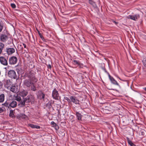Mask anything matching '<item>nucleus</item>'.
<instances>
[{
  "instance_id": "nucleus-1",
  "label": "nucleus",
  "mask_w": 146,
  "mask_h": 146,
  "mask_svg": "<svg viewBox=\"0 0 146 146\" xmlns=\"http://www.w3.org/2000/svg\"><path fill=\"white\" fill-rule=\"evenodd\" d=\"M28 77L29 80H25L24 81V85L28 87H30L33 82H36L37 79L33 73H29L28 75Z\"/></svg>"
},
{
  "instance_id": "nucleus-2",
  "label": "nucleus",
  "mask_w": 146,
  "mask_h": 146,
  "mask_svg": "<svg viewBox=\"0 0 146 146\" xmlns=\"http://www.w3.org/2000/svg\"><path fill=\"white\" fill-rule=\"evenodd\" d=\"M112 106L110 104H108L107 106L105 107L104 109V111L107 114H110L113 113V110Z\"/></svg>"
},
{
  "instance_id": "nucleus-3",
  "label": "nucleus",
  "mask_w": 146,
  "mask_h": 146,
  "mask_svg": "<svg viewBox=\"0 0 146 146\" xmlns=\"http://www.w3.org/2000/svg\"><path fill=\"white\" fill-rule=\"evenodd\" d=\"M8 77L12 79H17V76L16 73L14 70H10L8 72Z\"/></svg>"
},
{
  "instance_id": "nucleus-4",
  "label": "nucleus",
  "mask_w": 146,
  "mask_h": 146,
  "mask_svg": "<svg viewBox=\"0 0 146 146\" xmlns=\"http://www.w3.org/2000/svg\"><path fill=\"white\" fill-rule=\"evenodd\" d=\"M52 96L53 98L56 100H58L60 99L57 91L56 89H54L52 92Z\"/></svg>"
},
{
  "instance_id": "nucleus-5",
  "label": "nucleus",
  "mask_w": 146,
  "mask_h": 146,
  "mask_svg": "<svg viewBox=\"0 0 146 146\" xmlns=\"http://www.w3.org/2000/svg\"><path fill=\"white\" fill-rule=\"evenodd\" d=\"M10 90L13 93H17L19 92V87L17 85L13 84L9 88Z\"/></svg>"
},
{
  "instance_id": "nucleus-6",
  "label": "nucleus",
  "mask_w": 146,
  "mask_h": 146,
  "mask_svg": "<svg viewBox=\"0 0 146 146\" xmlns=\"http://www.w3.org/2000/svg\"><path fill=\"white\" fill-rule=\"evenodd\" d=\"M72 64L75 67L78 66L80 68H82L83 64L81 63L79 61L74 60L72 61Z\"/></svg>"
},
{
  "instance_id": "nucleus-7",
  "label": "nucleus",
  "mask_w": 146,
  "mask_h": 146,
  "mask_svg": "<svg viewBox=\"0 0 146 146\" xmlns=\"http://www.w3.org/2000/svg\"><path fill=\"white\" fill-rule=\"evenodd\" d=\"M17 61V58L15 56H12L10 58L9 60V63L10 64H15Z\"/></svg>"
},
{
  "instance_id": "nucleus-8",
  "label": "nucleus",
  "mask_w": 146,
  "mask_h": 146,
  "mask_svg": "<svg viewBox=\"0 0 146 146\" xmlns=\"http://www.w3.org/2000/svg\"><path fill=\"white\" fill-rule=\"evenodd\" d=\"M71 100V101L76 104H78L80 105L79 102H80L77 97L75 96H71L70 98Z\"/></svg>"
},
{
  "instance_id": "nucleus-9",
  "label": "nucleus",
  "mask_w": 146,
  "mask_h": 146,
  "mask_svg": "<svg viewBox=\"0 0 146 146\" xmlns=\"http://www.w3.org/2000/svg\"><path fill=\"white\" fill-rule=\"evenodd\" d=\"M0 62L4 65L7 66L8 65L7 60L3 56L0 57Z\"/></svg>"
},
{
  "instance_id": "nucleus-10",
  "label": "nucleus",
  "mask_w": 146,
  "mask_h": 146,
  "mask_svg": "<svg viewBox=\"0 0 146 146\" xmlns=\"http://www.w3.org/2000/svg\"><path fill=\"white\" fill-rule=\"evenodd\" d=\"M139 17L140 16L139 14H136L134 15H129L127 17V19H130L134 21H136Z\"/></svg>"
},
{
  "instance_id": "nucleus-11",
  "label": "nucleus",
  "mask_w": 146,
  "mask_h": 146,
  "mask_svg": "<svg viewBox=\"0 0 146 146\" xmlns=\"http://www.w3.org/2000/svg\"><path fill=\"white\" fill-rule=\"evenodd\" d=\"M109 79L110 80L111 83L113 84L117 85L119 87H120V86L119 84L116 81V80L113 78V77L111 76H109Z\"/></svg>"
},
{
  "instance_id": "nucleus-12",
  "label": "nucleus",
  "mask_w": 146,
  "mask_h": 146,
  "mask_svg": "<svg viewBox=\"0 0 146 146\" xmlns=\"http://www.w3.org/2000/svg\"><path fill=\"white\" fill-rule=\"evenodd\" d=\"M8 39V36L5 34H1L0 36V40L1 41L5 42Z\"/></svg>"
},
{
  "instance_id": "nucleus-13",
  "label": "nucleus",
  "mask_w": 146,
  "mask_h": 146,
  "mask_svg": "<svg viewBox=\"0 0 146 146\" xmlns=\"http://www.w3.org/2000/svg\"><path fill=\"white\" fill-rule=\"evenodd\" d=\"M37 96L38 98L41 99H43L44 98L45 95L40 91H38L37 94Z\"/></svg>"
},
{
  "instance_id": "nucleus-14",
  "label": "nucleus",
  "mask_w": 146,
  "mask_h": 146,
  "mask_svg": "<svg viewBox=\"0 0 146 146\" xmlns=\"http://www.w3.org/2000/svg\"><path fill=\"white\" fill-rule=\"evenodd\" d=\"M27 93L28 92L27 91L23 90L21 91H19L18 93V95L23 97L27 95Z\"/></svg>"
},
{
  "instance_id": "nucleus-15",
  "label": "nucleus",
  "mask_w": 146,
  "mask_h": 146,
  "mask_svg": "<svg viewBox=\"0 0 146 146\" xmlns=\"http://www.w3.org/2000/svg\"><path fill=\"white\" fill-rule=\"evenodd\" d=\"M15 50L13 48H9L7 49V52L8 54H11L15 52Z\"/></svg>"
},
{
  "instance_id": "nucleus-16",
  "label": "nucleus",
  "mask_w": 146,
  "mask_h": 146,
  "mask_svg": "<svg viewBox=\"0 0 146 146\" xmlns=\"http://www.w3.org/2000/svg\"><path fill=\"white\" fill-rule=\"evenodd\" d=\"M12 84V82L10 80H8L6 81L5 86L8 89H9V88Z\"/></svg>"
},
{
  "instance_id": "nucleus-17",
  "label": "nucleus",
  "mask_w": 146,
  "mask_h": 146,
  "mask_svg": "<svg viewBox=\"0 0 146 146\" xmlns=\"http://www.w3.org/2000/svg\"><path fill=\"white\" fill-rule=\"evenodd\" d=\"M28 126L33 129H39L40 128V126L37 125H34L33 124H28Z\"/></svg>"
},
{
  "instance_id": "nucleus-18",
  "label": "nucleus",
  "mask_w": 146,
  "mask_h": 146,
  "mask_svg": "<svg viewBox=\"0 0 146 146\" xmlns=\"http://www.w3.org/2000/svg\"><path fill=\"white\" fill-rule=\"evenodd\" d=\"M52 127H54L56 130H57L59 129L58 126L54 121H52L51 122Z\"/></svg>"
},
{
  "instance_id": "nucleus-19",
  "label": "nucleus",
  "mask_w": 146,
  "mask_h": 146,
  "mask_svg": "<svg viewBox=\"0 0 146 146\" xmlns=\"http://www.w3.org/2000/svg\"><path fill=\"white\" fill-rule=\"evenodd\" d=\"M76 115L79 121H81V119L83 116L81 115V113L79 112H76Z\"/></svg>"
},
{
  "instance_id": "nucleus-20",
  "label": "nucleus",
  "mask_w": 146,
  "mask_h": 146,
  "mask_svg": "<svg viewBox=\"0 0 146 146\" xmlns=\"http://www.w3.org/2000/svg\"><path fill=\"white\" fill-rule=\"evenodd\" d=\"M17 105V103L15 101H13L10 103V107L13 108H15L16 107Z\"/></svg>"
},
{
  "instance_id": "nucleus-21",
  "label": "nucleus",
  "mask_w": 146,
  "mask_h": 146,
  "mask_svg": "<svg viewBox=\"0 0 146 146\" xmlns=\"http://www.w3.org/2000/svg\"><path fill=\"white\" fill-rule=\"evenodd\" d=\"M127 140V142L128 143V144L130 145V146H135V145L134 144L132 141L131 140H130L128 138V137H127L126 138Z\"/></svg>"
},
{
  "instance_id": "nucleus-22",
  "label": "nucleus",
  "mask_w": 146,
  "mask_h": 146,
  "mask_svg": "<svg viewBox=\"0 0 146 146\" xmlns=\"http://www.w3.org/2000/svg\"><path fill=\"white\" fill-rule=\"evenodd\" d=\"M89 3L94 8H95L96 7V5L95 2L92 0H89Z\"/></svg>"
},
{
  "instance_id": "nucleus-23",
  "label": "nucleus",
  "mask_w": 146,
  "mask_h": 146,
  "mask_svg": "<svg viewBox=\"0 0 146 146\" xmlns=\"http://www.w3.org/2000/svg\"><path fill=\"white\" fill-rule=\"evenodd\" d=\"M4 47V44L2 42H0V54L2 53Z\"/></svg>"
},
{
  "instance_id": "nucleus-24",
  "label": "nucleus",
  "mask_w": 146,
  "mask_h": 146,
  "mask_svg": "<svg viewBox=\"0 0 146 146\" xmlns=\"http://www.w3.org/2000/svg\"><path fill=\"white\" fill-rule=\"evenodd\" d=\"M35 82H33L32 84L31 85L32 86L31 88V90L34 91L36 90V87L34 84Z\"/></svg>"
},
{
  "instance_id": "nucleus-25",
  "label": "nucleus",
  "mask_w": 146,
  "mask_h": 146,
  "mask_svg": "<svg viewBox=\"0 0 146 146\" xmlns=\"http://www.w3.org/2000/svg\"><path fill=\"white\" fill-rule=\"evenodd\" d=\"M4 100V95L3 94H1L0 95V102H3Z\"/></svg>"
},
{
  "instance_id": "nucleus-26",
  "label": "nucleus",
  "mask_w": 146,
  "mask_h": 146,
  "mask_svg": "<svg viewBox=\"0 0 146 146\" xmlns=\"http://www.w3.org/2000/svg\"><path fill=\"white\" fill-rule=\"evenodd\" d=\"M64 99L66 100V101H64V102H67L68 104H69L71 102V100L70 99H69L68 97H64Z\"/></svg>"
},
{
  "instance_id": "nucleus-27",
  "label": "nucleus",
  "mask_w": 146,
  "mask_h": 146,
  "mask_svg": "<svg viewBox=\"0 0 146 146\" xmlns=\"http://www.w3.org/2000/svg\"><path fill=\"white\" fill-rule=\"evenodd\" d=\"M27 99L25 98L23 101H21V104L22 105H24L25 104V102H27Z\"/></svg>"
},
{
  "instance_id": "nucleus-28",
  "label": "nucleus",
  "mask_w": 146,
  "mask_h": 146,
  "mask_svg": "<svg viewBox=\"0 0 146 146\" xmlns=\"http://www.w3.org/2000/svg\"><path fill=\"white\" fill-rule=\"evenodd\" d=\"M3 105L7 107H8L9 108H10V103L8 102H5L3 104Z\"/></svg>"
},
{
  "instance_id": "nucleus-29",
  "label": "nucleus",
  "mask_w": 146,
  "mask_h": 146,
  "mask_svg": "<svg viewBox=\"0 0 146 146\" xmlns=\"http://www.w3.org/2000/svg\"><path fill=\"white\" fill-rule=\"evenodd\" d=\"M18 95L17 94V95L15 97V100L18 101H20L21 100V98L20 96H18Z\"/></svg>"
},
{
  "instance_id": "nucleus-30",
  "label": "nucleus",
  "mask_w": 146,
  "mask_h": 146,
  "mask_svg": "<svg viewBox=\"0 0 146 146\" xmlns=\"http://www.w3.org/2000/svg\"><path fill=\"white\" fill-rule=\"evenodd\" d=\"M144 66L146 68V60L144 59L142 61Z\"/></svg>"
},
{
  "instance_id": "nucleus-31",
  "label": "nucleus",
  "mask_w": 146,
  "mask_h": 146,
  "mask_svg": "<svg viewBox=\"0 0 146 146\" xmlns=\"http://www.w3.org/2000/svg\"><path fill=\"white\" fill-rule=\"evenodd\" d=\"M3 25L1 23H0V32L2 31L3 29Z\"/></svg>"
},
{
  "instance_id": "nucleus-32",
  "label": "nucleus",
  "mask_w": 146,
  "mask_h": 146,
  "mask_svg": "<svg viewBox=\"0 0 146 146\" xmlns=\"http://www.w3.org/2000/svg\"><path fill=\"white\" fill-rule=\"evenodd\" d=\"M11 6L13 8H15L16 7V5L14 3H11Z\"/></svg>"
},
{
  "instance_id": "nucleus-33",
  "label": "nucleus",
  "mask_w": 146,
  "mask_h": 146,
  "mask_svg": "<svg viewBox=\"0 0 146 146\" xmlns=\"http://www.w3.org/2000/svg\"><path fill=\"white\" fill-rule=\"evenodd\" d=\"M13 115H14L13 113V111H11L10 113V115H11V116L13 117Z\"/></svg>"
},
{
  "instance_id": "nucleus-34",
  "label": "nucleus",
  "mask_w": 146,
  "mask_h": 146,
  "mask_svg": "<svg viewBox=\"0 0 146 146\" xmlns=\"http://www.w3.org/2000/svg\"><path fill=\"white\" fill-rule=\"evenodd\" d=\"M112 21L113 22V23H114L116 25H117V24L118 23V22H117L113 20H112Z\"/></svg>"
},
{
  "instance_id": "nucleus-35",
  "label": "nucleus",
  "mask_w": 146,
  "mask_h": 146,
  "mask_svg": "<svg viewBox=\"0 0 146 146\" xmlns=\"http://www.w3.org/2000/svg\"><path fill=\"white\" fill-rule=\"evenodd\" d=\"M66 90H66V93H67V94H68V96H70L69 95V94H70V92H69V91H68V89H66Z\"/></svg>"
},
{
  "instance_id": "nucleus-36",
  "label": "nucleus",
  "mask_w": 146,
  "mask_h": 146,
  "mask_svg": "<svg viewBox=\"0 0 146 146\" xmlns=\"http://www.w3.org/2000/svg\"><path fill=\"white\" fill-rule=\"evenodd\" d=\"M95 8H96V9H97L98 12L99 13L100 12V9H99L96 6V7Z\"/></svg>"
},
{
  "instance_id": "nucleus-37",
  "label": "nucleus",
  "mask_w": 146,
  "mask_h": 146,
  "mask_svg": "<svg viewBox=\"0 0 146 146\" xmlns=\"http://www.w3.org/2000/svg\"><path fill=\"white\" fill-rule=\"evenodd\" d=\"M141 135L143 136L144 135V133L143 131H141Z\"/></svg>"
},
{
  "instance_id": "nucleus-38",
  "label": "nucleus",
  "mask_w": 146,
  "mask_h": 146,
  "mask_svg": "<svg viewBox=\"0 0 146 146\" xmlns=\"http://www.w3.org/2000/svg\"><path fill=\"white\" fill-rule=\"evenodd\" d=\"M109 87L110 88H109V90H114V89H112V88H111V87L110 86H109Z\"/></svg>"
},
{
  "instance_id": "nucleus-39",
  "label": "nucleus",
  "mask_w": 146,
  "mask_h": 146,
  "mask_svg": "<svg viewBox=\"0 0 146 146\" xmlns=\"http://www.w3.org/2000/svg\"><path fill=\"white\" fill-rule=\"evenodd\" d=\"M118 78L120 80H122V81H127V80H122L118 76Z\"/></svg>"
},
{
  "instance_id": "nucleus-40",
  "label": "nucleus",
  "mask_w": 146,
  "mask_h": 146,
  "mask_svg": "<svg viewBox=\"0 0 146 146\" xmlns=\"http://www.w3.org/2000/svg\"><path fill=\"white\" fill-rule=\"evenodd\" d=\"M70 13V12H68V13H64V15H68Z\"/></svg>"
},
{
  "instance_id": "nucleus-41",
  "label": "nucleus",
  "mask_w": 146,
  "mask_h": 146,
  "mask_svg": "<svg viewBox=\"0 0 146 146\" xmlns=\"http://www.w3.org/2000/svg\"><path fill=\"white\" fill-rule=\"evenodd\" d=\"M103 70H104L105 72H106V73L107 72V71L106 70L105 68H103Z\"/></svg>"
},
{
  "instance_id": "nucleus-42",
  "label": "nucleus",
  "mask_w": 146,
  "mask_h": 146,
  "mask_svg": "<svg viewBox=\"0 0 146 146\" xmlns=\"http://www.w3.org/2000/svg\"><path fill=\"white\" fill-rule=\"evenodd\" d=\"M23 46H24V47L25 48H26V45L25 44H24L23 43Z\"/></svg>"
},
{
  "instance_id": "nucleus-43",
  "label": "nucleus",
  "mask_w": 146,
  "mask_h": 146,
  "mask_svg": "<svg viewBox=\"0 0 146 146\" xmlns=\"http://www.w3.org/2000/svg\"><path fill=\"white\" fill-rule=\"evenodd\" d=\"M3 111L2 109L0 108V113L2 112Z\"/></svg>"
},
{
  "instance_id": "nucleus-44",
  "label": "nucleus",
  "mask_w": 146,
  "mask_h": 146,
  "mask_svg": "<svg viewBox=\"0 0 146 146\" xmlns=\"http://www.w3.org/2000/svg\"><path fill=\"white\" fill-rule=\"evenodd\" d=\"M115 117H116L118 119V118H119V117L118 115H116V116Z\"/></svg>"
},
{
  "instance_id": "nucleus-45",
  "label": "nucleus",
  "mask_w": 146,
  "mask_h": 146,
  "mask_svg": "<svg viewBox=\"0 0 146 146\" xmlns=\"http://www.w3.org/2000/svg\"><path fill=\"white\" fill-rule=\"evenodd\" d=\"M66 30H64V34H69L68 33H66Z\"/></svg>"
},
{
  "instance_id": "nucleus-46",
  "label": "nucleus",
  "mask_w": 146,
  "mask_h": 146,
  "mask_svg": "<svg viewBox=\"0 0 146 146\" xmlns=\"http://www.w3.org/2000/svg\"><path fill=\"white\" fill-rule=\"evenodd\" d=\"M106 73L108 75V76H109H109H111V75L108 72H106Z\"/></svg>"
},
{
  "instance_id": "nucleus-47",
  "label": "nucleus",
  "mask_w": 146,
  "mask_h": 146,
  "mask_svg": "<svg viewBox=\"0 0 146 146\" xmlns=\"http://www.w3.org/2000/svg\"><path fill=\"white\" fill-rule=\"evenodd\" d=\"M2 85V84L1 82H0V88H1V86Z\"/></svg>"
},
{
  "instance_id": "nucleus-48",
  "label": "nucleus",
  "mask_w": 146,
  "mask_h": 146,
  "mask_svg": "<svg viewBox=\"0 0 146 146\" xmlns=\"http://www.w3.org/2000/svg\"><path fill=\"white\" fill-rule=\"evenodd\" d=\"M143 89L144 90L146 91V87L144 88Z\"/></svg>"
},
{
  "instance_id": "nucleus-49",
  "label": "nucleus",
  "mask_w": 146,
  "mask_h": 146,
  "mask_svg": "<svg viewBox=\"0 0 146 146\" xmlns=\"http://www.w3.org/2000/svg\"><path fill=\"white\" fill-rule=\"evenodd\" d=\"M48 66L50 68H51V65H50V64Z\"/></svg>"
},
{
  "instance_id": "nucleus-50",
  "label": "nucleus",
  "mask_w": 146,
  "mask_h": 146,
  "mask_svg": "<svg viewBox=\"0 0 146 146\" xmlns=\"http://www.w3.org/2000/svg\"><path fill=\"white\" fill-rule=\"evenodd\" d=\"M26 116L25 115H24V116H23V117L24 118H25V117H26Z\"/></svg>"
},
{
  "instance_id": "nucleus-51",
  "label": "nucleus",
  "mask_w": 146,
  "mask_h": 146,
  "mask_svg": "<svg viewBox=\"0 0 146 146\" xmlns=\"http://www.w3.org/2000/svg\"><path fill=\"white\" fill-rule=\"evenodd\" d=\"M65 113H66V114L67 111H65Z\"/></svg>"
},
{
  "instance_id": "nucleus-52",
  "label": "nucleus",
  "mask_w": 146,
  "mask_h": 146,
  "mask_svg": "<svg viewBox=\"0 0 146 146\" xmlns=\"http://www.w3.org/2000/svg\"><path fill=\"white\" fill-rule=\"evenodd\" d=\"M67 116H68V112H67Z\"/></svg>"
},
{
  "instance_id": "nucleus-53",
  "label": "nucleus",
  "mask_w": 146,
  "mask_h": 146,
  "mask_svg": "<svg viewBox=\"0 0 146 146\" xmlns=\"http://www.w3.org/2000/svg\"><path fill=\"white\" fill-rule=\"evenodd\" d=\"M29 102V100H28V101H27V102Z\"/></svg>"
},
{
  "instance_id": "nucleus-54",
  "label": "nucleus",
  "mask_w": 146,
  "mask_h": 146,
  "mask_svg": "<svg viewBox=\"0 0 146 146\" xmlns=\"http://www.w3.org/2000/svg\"><path fill=\"white\" fill-rule=\"evenodd\" d=\"M64 94H65V93H66V92H65V91H64Z\"/></svg>"
},
{
  "instance_id": "nucleus-55",
  "label": "nucleus",
  "mask_w": 146,
  "mask_h": 146,
  "mask_svg": "<svg viewBox=\"0 0 146 146\" xmlns=\"http://www.w3.org/2000/svg\"><path fill=\"white\" fill-rule=\"evenodd\" d=\"M65 95H66V94H64V96H65Z\"/></svg>"
},
{
  "instance_id": "nucleus-56",
  "label": "nucleus",
  "mask_w": 146,
  "mask_h": 146,
  "mask_svg": "<svg viewBox=\"0 0 146 146\" xmlns=\"http://www.w3.org/2000/svg\"><path fill=\"white\" fill-rule=\"evenodd\" d=\"M64 105H65V103H64Z\"/></svg>"
},
{
  "instance_id": "nucleus-57",
  "label": "nucleus",
  "mask_w": 146,
  "mask_h": 146,
  "mask_svg": "<svg viewBox=\"0 0 146 146\" xmlns=\"http://www.w3.org/2000/svg\"><path fill=\"white\" fill-rule=\"evenodd\" d=\"M0 23H1L0 22Z\"/></svg>"
}]
</instances>
